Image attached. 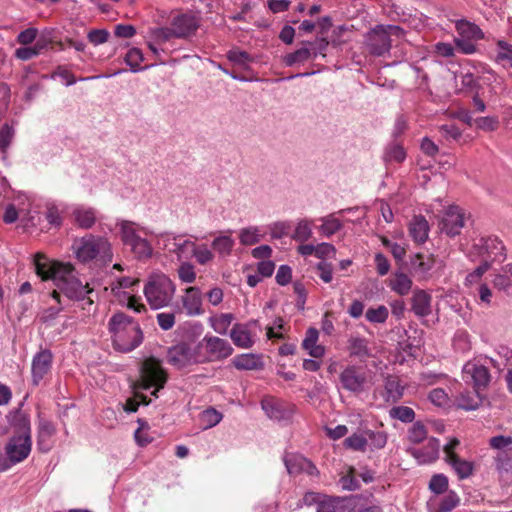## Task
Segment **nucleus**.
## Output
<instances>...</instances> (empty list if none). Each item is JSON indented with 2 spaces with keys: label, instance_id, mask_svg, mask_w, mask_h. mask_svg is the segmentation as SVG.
Here are the masks:
<instances>
[{
  "label": "nucleus",
  "instance_id": "9",
  "mask_svg": "<svg viewBox=\"0 0 512 512\" xmlns=\"http://www.w3.org/2000/svg\"><path fill=\"white\" fill-rule=\"evenodd\" d=\"M234 349L223 338L206 334L196 345V362L222 361L232 355Z\"/></svg>",
  "mask_w": 512,
  "mask_h": 512
},
{
  "label": "nucleus",
  "instance_id": "42",
  "mask_svg": "<svg viewBox=\"0 0 512 512\" xmlns=\"http://www.w3.org/2000/svg\"><path fill=\"white\" fill-rule=\"evenodd\" d=\"M309 60H311V52L308 51L306 45L283 57V62L288 67L300 65Z\"/></svg>",
  "mask_w": 512,
  "mask_h": 512
},
{
  "label": "nucleus",
  "instance_id": "22",
  "mask_svg": "<svg viewBox=\"0 0 512 512\" xmlns=\"http://www.w3.org/2000/svg\"><path fill=\"white\" fill-rule=\"evenodd\" d=\"M439 452L440 441L437 438L431 437L423 448L412 449L411 455L419 464H430L438 459Z\"/></svg>",
  "mask_w": 512,
  "mask_h": 512
},
{
  "label": "nucleus",
  "instance_id": "21",
  "mask_svg": "<svg viewBox=\"0 0 512 512\" xmlns=\"http://www.w3.org/2000/svg\"><path fill=\"white\" fill-rule=\"evenodd\" d=\"M355 499L351 496L324 497L319 502L316 512H351Z\"/></svg>",
  "mask_w": 512,
  "mask_h": 512
},
{
  "label": "nucleus",
  "instance_id": "6",
  "mask_svg": "<svg viewBox=\"0 0 512 512\" xmlns=\"http://www.w3.org/2000/svg\"><path fill=\"white\" fill-rule=\"evenodd\" d=\"M460 247L471 261H489V265H492L494 262L500 263L506 259L505 246L496 236L480 237L474 240L470 247L463 243Z\"/></svg>",
  "mask_w": 512,
  "mask_h": 512
},
{
  "label": "nucleus",
  "instance_id": "25",
  "mask_svg": "<svg viewBox=\"0 0 512 512\" xmlns=\"http://www.w3.org/2000/svg\"><path fill=\"white\" fill-rule=\"evenodd\" d=\"M409 235L414 242L422 244L428 239L430 227L426 218L422 215H415L408 225Z\"/></svg>",
  "mask_w": 512,
  "mask_h": 512
},
{
  "label": "nucleus",
  "instance_id": "27",
  "mask_svg": "<svg viewBox=\"0 0 512 512\" xmlns=\"http://www.w3.org/2000/svg\"><path fill=\"white\" fill-rule=\"evenodd\" d=\"M432 297L424 290H415L411 298L412 311L418 317H426L431 314Z\"/></svg>",
  "mask_w": 512,
  "mask_h": 512
},
{
  "label": "nucleus",
  "instance_id": "1",
  "mask_svg": "<svg viewBox=\"0 0 512 512\" xmlns=\"http://www.w3.org/2000/svg\"><path fill=\"white\" fill-rule=\"evenodd\" d=\"M32 263L36 275L42 281H52L56 292L66 301L85 300L86 296L92 293L88 283H83L75 267L67 262H60L49 258L47 255L38 252L32 257Z\"/></svg>",
  "mask_w": 512,
  "mask_h": 512
},
{
  "label": "nucleus",
  "instance_id": "52",
  "mask_svg": "<svg viewBox=\"0 0 512 512\" xmlns=\"http://www.w3.org/2000/svg\"><path fill=\"white\" fill-rule=\"evenodd\" d=\"M177 275L179 280L184 284H192L196 280V271L192 263L182 261L177 268Z\"/></svg>",
  "mask_w": 512,
  "mask_h": 512
},
{
  "label": "nucleus",
  "instance_id": "37",
  "mask_svg": "<svg viewBox=\"0 0 512 512\" xmlns=\"http://www.w3.org/2000/svg\"><path fill=\"white\" fill-rule=\"evenodd\" d=\"M495 62L504 68H512V44L505 40L497 41Z\"/></svg>",
  "mask_w": 512,
  "mask_h": 512
},
{
  "label": "nucleus",
  "instance_id": "7",
  "mask_svg": "<svg viewBox=\"0 0 512 512\" xmlns=\"http://www.w3.org/2000/svg\"><path fill=\"white\" fill-rule=\"evenodd\" d=\"M139 373V381L136 384L130 383V394L137 396L141 391H149L151 395L157 397V392L167 381V374L160 363L154 358L146 359L140 364Z\"/></svg>",
  "mask_w": 512,
  "mask_h": 512
},
{
  "label": "nucleus",
  "instance_id": "54",
  "mask_svg": "<svg viewBox=\"0 0 512 512\" xmlns=\"http://www.w3.org/2000/svg\"><path fill=\"white\" fill-rule=\"evenodd\" d=\"M411 264L416 273L427 275L434 266V260L430 256L417 254Z\"/></svg>",
  "mask_w": 512,
  "mask_h": 512
},
{
  "label": "nucleus",
  "instance_id": "55",
  "mask_svg": "<svg viewBox=\"0 0 512 512\" xmlns=\"http://www.w3.org/2000/svg\"><path fill=\"white\" fill-rule=\"evenodd\" d=\"M15 136V128L12 124L4 123L0 128V153L5 154Z\"/></svg>",
  "mask_w": 512,
  "mask_h": 512
},
{
  "label": "nucleus",
  "instance_id": "11",
  "mask_svg": "<svg viewBox=\"0 0 512 512\" xmlns=\"http://www.w3.org/2000/svg\"><path fill=\"white\" fill-rule=\"evenodd\" d=\"M37 211L32 209V202L28 195L19 194L13 202L8 204L3 219L6 223L11 224L20 220L25 225H34V219Z\"/></svg>",
  "mask_w": 512,
  "mask_h": 512
},
{
  "label": "nucleus",
  "instance_id": "13",
  "mask_svg": "<svg viewBox=\"0 0 512 512\" xmlns=\"http://www.w3.org/2000/svg\"><path fill=\"white\" fill-rule=\"evenodd\" d=\"M178 310L188 317H196L204 314L203 293L197 286H189L183 289L179 298Z\"/></svg>",
  "mask_w": 512,
  "mask_h": 512
},
{
  "label": "nucleus",
  "instance_id": "53",
  "mask_svg": "<svg viewBox=\"0 0 512 512\" xmlns=\"http://www.w3.org/2000/svg\"><path fill=\"white\" fill-rule=\"evenodd\" d=\"M495 468L500 474L512 470V449L497 452L495 456Z\"/></svg>",
  "mask_w": 512,
  "mask_h": 512
},
{
  "label": "nucleus",
  "instance_id": "17",
  "mask_svg": "<svg viewBox=\"0 0 512 512\" xmlns=\"http://www.w3.org/2000/svg\"><path fill=\"white\" fill-rule=\"evenodd\" d=\"M256 326L257 321L234 324L229 333L234 345L241 349H250L253 347L256 342Z\"/></svg>",
  "mask_w": 512,
  "mask_h": 512
},
{
  "label": "nucleus",
  "instance_id": "47",
  "mask_svg": "<svg viewBox=\"0 0 512 512\" xmlns=\"http://www.w3.org/2000/svg\"><path fill=\"white\" fill-rule=\"evenodd\" d=\"M192 255L199 265H206L213 261L214 253L206 244H192Z\"/></svg>",
  "mask_w": 512,
  "mask_h": 512
},
{
  "label": "nucleus",
  "instance_id": "8",
  "mask_svg": "<svg viewBox=\"0 0 512 512\" xmlns=\"http://www.w3.org/2000/svg\"><path fill=\"white\" fill-rule=\"evenodd\" d=\"M405 30L397 25H377L371 29L365 39L366 47L374 56H384L389 53L394 40H402Z\"/></svg>",
  "mask_w": 512,
  "mask_h": 512
},
{
  "label": "nucleus",
  "instance_id": "26",
  "mask_svg": "<svg viewBox=\"0 0 512 512\" xmlns=\"http://www.w3.org/2000/svg\"><path fill=\"white\" fill-rule=\"evenodd\" d=\"M318 339L319 331L314 327H310L307 329L302 341V348L315 359L322 358L325 355V347L318 344Z\"/></svg>",
  "mask_w": 512,
  "mask_h": 512
},
{
  "label": "nucleus",
  "instance_id": "28",
  "mask_svg": "<svg viewBox=\"0 0 512 512\" xmlns=\"http://www.w3.org/2000/svg\"><path fill=\"white\" fill-rule=\"evenodd\" d=\"M261 407L265 414L272 420L282 421L290 417V411L284 408L283 404L274 398H264Z\"/></svg>",
  "mask_w": 512,
  "mask_h": 512
},
{
  "label": "nucleus",
  "instance_id": "20",
  "mask_svg": "<svg viewBox=\"0 0 512 512\" xmlns=\"http://www.w3.org/2000/svg\"><path fill=\"white\" fill-rule=\"evenodd\" d=\"M167 361L177 367L183 368L196 362V347L192 349L186 343H179L168 349Z\"/></svg>",
  "mask_w": 512,
  "mask_h": 512
},
{
  "label": "nucleus",
  "instance_id": "61",
  "mask_svg": "<svg viewBox=\"0 0 512 512\" xmlns=\"http://www.w3.org/2000/svg\"><path fill=\"white\" fill-rule=\"evenodd\" d=\"M448 488V478L444 474H435L429 482V489L435 494H442Z\"/></svg>",
  "mask_w": 512,
  "mask_h": 512
},
{
  "label": "nucleus",
  "instance_id": "12",
  "mask_svg": "<svg viewBox=\"0 0 512 512\" xmlns=\"http://www.w3.org/2000/svg\"><path fill=\"white\" fill-rule=\"evenodd\" d=\"M466 220L467 216L465 210L457 205H451L445 209L443 213L439 223L440 231L450 238L456 237L460 235Z\"/></svg>",
  "mask_w": 512,
  "mask_h": 512
},
{
  "label": "nucleus",
  "instance_id": "43",
  "mask_svg": "<svg viewBox=\"0 0 512 512\" xmlns=\"http://www.w3.org/2000/svg\"><path fill=\"white\" fill-rule=\"evenodd\" d=\"M222 417V414L215 408H208L200 413L199 425L203 430L210 429L220 423Z\"/></svg>",
  "mask_w": 512,
  "mask_h": 512
},
{
  "label": "nucleus",
  "instance_id": "60",
  "mask_svg": "<svg viewBox=\"0 0 512 512\" xmlns=\"http://www.w3.org/2000/svg\"><path fill=\"white\" fill-rule=\"evenodd\" d=\"M427 437V430L421 422H415L408 430V439L414 444L421 443Z\"/></svg>",
  "mask_w": 512,
  "mask_h": 512
},
{
  "label": "nucleus",
  "instance_id": "16",
  "mask_svg": "<svg viewBox=\"0 0 512 512\" xmlns=\"http://www.w3.org/2000/svg\"><path fill=\"white\" fill-rule=\"evenodd\" d=\"M53 354L49 349H41L37 352L31 362V381L38 386L51 372Z\"/></svg>",
  "mask_w": 512,
  "mask_h": 512
},
{
  "label": "nucleus",
  "instance_id": "64",
  "mask_svg": "<svg viewBox=\"0 0 512 512\" xmlns=\"http://www.w3.org/2000/svg\"><path fill=\"white\" fill-rule=\"evenodd\" d=\"M352 471L353 469L350 472ZM338 485L343 491H356L360 488L358 480L351 473L341 476Z\"/></svg>",
  "mask_w": 512,
  "mask_h": 512
},
{
  "label": "nucleus",
  "instance_id": "23",
  "mask_svg": "<svg viewBox=\"0 0 512 512\" xmlns=\"http://www.w3.org/2000/svg\"><path fill=\"white\" fill-rule=\"evenodd\" d=\"M48 297V306L43 308L39 313V318L44 323L53 321L58 314L68 306L67 301L61 298L56 292H51Z\"/></svg>",
  "mask_w": 512,
  "mask_h": 512
},
{
  "label": "nucleus",
  "instance_id": "3",
  "mask_svg": "<svg viewBox=\"0 0 512 512\" xmlns=\"http://www.w3.org/2000/svg\"><path fill=\"white\" fill-rule=\"evenodd\" d=\"M199 27V20L193 14H179L171 21L170 27H155L151 28L150 40L148 42L149 48L157 53L158 50L164 51L167 42L174 38H187L193 35Z\"/></svg>",
  "mask_w": 512,
  "mask_h": 512
},
{
  "label": "nucleus",
  "instance_id": "38",
  "mask_svg": "<svg viewBox=\"0 0 512 512\" xmlns=\"http://www.w3.org/2000/svg\"><path fill=\"white\" fill-rule=\"evenodd\" d=\"M77 224L85 229L93 226L96 220V211L91 207L79 206L74 210Z\"/></svg>",
  "mask_w": 512,
  "mask_h": 512
},
{
  "label": "nucleus",
  "instance_id": "10",
  "mask_svg": "<svg viewBox=\"0 0 512 512\" xmlns=\"http://www.w3.org/2000/svg\"><path fill=\"white\" fill-rule=\"evenodd\" d=\"M492 363L491 358L473 359L464 364L462 368V379L473 389L482 391L490 383L491 375L488 364Z\"/></svg>",
  "mask_w": 512,
  "mask_h": 512
},
{
  "label": "nucleus",
  "instance_id": "24",
  "mask_svg": "<svg viewBox=\"0 0 512 512\" xmlns=\"http://www.w3.org/2000/svg\"><path fill=\"white\" fill-rule=\"evenodd\" d=\"M56 432L54 424L45 419L40 418L38 423L37 446L41 452H48L52 448V437Z\"/></svg>",
  "mask_w": 512,
  "mask_h": 512
},
{
  "label": "nucleus",
  "instance_id": "46",
  "mask_svg": "<svg viewBox=\"0 0 512 512\" xmlns=\"http://www.w3.org/2000/svg\"><path fill=\"white\" fill-rule=\"evenodd\" d=\"M365 433L368 438V450L373 452L386 446L388 440L386 432L366 429Z\"/></svg>",
  "mask_w": 512,
  "mask_h": 512
},
{
  "label": "nucleus",
  "instance_id": "50",
  "mask_svg": "<svg viewBox=\"0 0 512 512\" xmlns=\"http://www.w3.org/2000/svg\"><path fill=\"white\" fill-rule=\"evenodd\" d=\"M406 158V152L404 148L398 143L389 144L384 153V160L387 163H401Z\"/></svg>",
  "mask_w": 512,
  "mask_h": 512
},
{
  "label": "nucleus",
  "instance_id": "36",
  "mask_svg": "<svg viewBox=\"0 0 512 512\" xmlns=\"http://www.w3.org/2000/svg\"><path fill=\"white\" fill-rule=\"evenodd\" d=\"M446 463L451 466L457 477L461 480L469 478L474 472V463L459 456L450 457V460Z\"/></svg>",
  "mask_w": 512,
  "mask_h": 512
},
{
  "label": "nucleus",
  "instance_id": "30",
  "mask_svg": "<svg viewBox=\"0 0 512 512\" xmlns=\"http://www.w3.org/2000/svg\"><path fill=\"white\" fill-rule=\"evenodd\" d=\"M267 233L264 226H249L239 230V241L244 246L259 243Z\"/></svg>",
  "mask_w": 512,
  "mask_h": 512
},
{
  "label": "nucleus",
  "instance_id": "62",
  "mask_svg": "<svg viewBox=\"0 0 512 512\" xmlns=\"http://www.w3.org/2000/svg\"><path fill=\"white\" fill-rule=\"evenodd\" d=\"M489 444L493 449H496L497 452L509 451V449H512V437L497 435L490 439Z\"/></svg>",
  "mask_w": 512,
  "mask_h": 512
},
{
  "label": "nucleus",
  "instance_id": "33",
  "mask_svg": "<svg viewBox=\"0 0 512 512\" xmlns=\"http://www.w3.org/2000/svg\"><path fill=\"white\" fill-rule=\"evenodd\" d=\"M459 408L464 410H475L482 402L481 391L473 389V391H464L459 394L456 399Z\"/></svg>",
  "mask_w": 512,
  "mask_h": 512
},
{
  "label": "nucleus",
  "instance_id": "45",
  "mask_svg": "<svg viewBox=\"0 0 512 512\" xmlns=\"http://www.w3.org/2000/svg\"><path fill=\"white\" fill-rule=\"evenodd\" d=\"M320 220L322 224L319 227V230L322 235L328 238L341 230L343 227V224L338 218L335 217V214L327 215L322 217Z\"/></svg>",
  "mask_w": 512,
  "mask_h": 512
},
{
  "label": "nucleus",
  "instance_id": "59",
  "mask_svg": "<svg viewBox=\"0 0 512 512\" xmlns=\"http://www.w3.org/2000/svg\"><path fill=\"white\" fill-rule=\"evenodd\" d=\"M351 499H355L351 512H383L379 505L369 504L361 496H351Z\"/></svg>",
  "mask_w": 512,
  "mask_h": 512
},
{
  "label": "nucleus",
  "instance_id": "35",
  "mask_svg": "<svg viewBox=\"0 0 512 512\" xmlns=\"http://www.w3.org/2000/svg\"><path fill=\"white\" fill-rule=\"evenodd\" d=\"M233 364L238 370H258L263 367L261 357L252 353L236 356Z\"/></svg>",
  "mask_w": 512,
  "mask_h": 512
},
{
  "label": "nucleus",
  "instance_id": "63",
  "mask_svg": "<svg viewBox=\"0 0 512 512\" xmlns=\"http://www.w3.org/2000/svg\"><path fill=\"white\" fill-rule=\"evenodd\" d=\"M329 43L326 39L322 38L315 42H308L306 46L308 47V51L311 52V59L317 58L319 55L325 57V51L328 47Z\"/></svg>",
  "mask_w": 512,
  "mask_h": 512
},
{
  "label": "nucleus",
  "instance_id": "39",
  "mask_svg": "<svg viewBox=\"0 0 512 512\" xmlns=\"http://www.w3.org/2000/svg\"><path fill=\"white\" fill-rule=\"evenodd\" d=\"M386 401L397 402L404 394V386H402L396 377L389 376L385 380Z\"/></svg>",
  "mask_w": 512,
  "mask_h": 512
},
{
  "label": "nucleus",
  "instance_id": "15",
  "mask_svg": "<svg viewBox=\"0 0 512 512\" xmlns=\"http://www.w3.org/2000/svg\"><path fill=\"white\" fill-rule=\"evenodd\" d=\"M339 380L343 389L352 393H360L366 385V371L361 366L348 365L340 373Z\"/></svg>",
  "mask_w": 512,
  "mask_h": 512
},
{
  "label": "nucleus",
  "instance_id": "34",
  "mask_svg": "<svg viewBox=\"0 0 512 512\" xmlns=\"http://www.w3.org/2000/svg\"><path fill=\"white\" fill-rule=\"evenodd\" d=\"M235 246V240L231 237V231H227L225 234L216 236L212 241L213 249L221 257H227L231 255Z\"/></svg>",
  "mask_w": 512,
  "mask_h": 512
},
{
  "label": "nucleus",
  "instance_id": "5",
  "mask_svg": "<svg viewBox=\"0 0 512 512\" xmlns=\"http://www.w3.org/2000/svg\"><path fill=\"white\" fill-rule=\"evenodd\" d=\"M75 258L81 263L105 261L111 258L110 243L102 236L86 234L75 238L72 243Z\"/></svg>",
  "mask_w": 512,
  "mask_h": 512
},
{
  "label": "nucleus",
  "instance_id": "57",
  "mask_svg": "<svg viewBox=\"0 0 512 512\" xmlns=\"http://www.w3.org/2000/svg\"><path fill=\"white\" fill-rule=\"evenodd\" d=\"M389 311L386 306L379 305L376 308H369L366 311L365 317L367 321L373 324H382L385 323L388 319Z\"/></svg>",
  "mask_w": 512,
  "mask_h": 512
},
{
  "label": "nucleus",
  "instance_id": "48",
  "mask_svg": "<svg viewBox=\"0 0 512 512\" xmlns=\"http://www.w3.org/2000/svg\"><path fill=\"white\" fill-rule=\"evenodd\" d=\"M226 57L230 62L243 69H247L249 63L253 61V57L248 52L237 48L229 50Z\"/></svg>",
  "mask_w": 512,
  "mask_h": 512
},
{
  "label": "nucleus",
  "instance_id": "32",
  "mask_svg": "<svg viewBox=\"0 0 512 512\" xmlns=\"http://www.w3.org/2000/svg\"><path fill=\"white\" fill-rule=\"evenodd\" d=\"M412 285L413 282L411 278L403 272H396L388 283L390 289L400 296L408 295L412 289Z\"/></svg>",
  "mask_w": 512,
  "mask_h": 512
},
{
  "label": "nucleus",
  "instance_id": "2",
  "mask_svg": "<svg viewBox=\"0 0 512 512\" xmlns=\"http://www.w3.org/2000/svg\"><path fill=\"white\" fill-rule=\"evenodd\" d=\"M12 425L15 428L14 435L5 446V456H0L1 472L24 461L31 452L32 440L29 418L22 413H17Z\"/></svg>",
  "mask_w": 512,
  "mask_h": 512
},
{
  "label": "nucleus",
  "instance_id": "41",
  "mask_svg": "<svg viewBox=\"0 0 512 512\" xmlns=\"http://www.w3.org/2000/svg\"><path fill=\"white\" fill-rule=\"evenodd\" d=\"M346 448L358 452H366L368 450V438L365 430L362 432H356L347 437L344 440Z\"/></svg>",
  "mask_w": 512,
  "mask_h": 512
},
{
  "label": "nucleus",
  "instance_id": "4",
  "mask_svg": "<svg viewBox=\"0 0 512 512\" xmlns=\"http://www.w3.org/2000/svg\"><path fill=\"white\" fill-rule=\"evenodd\" d=\"M143 292L151 309L159 310L170 306L176 285L165 273L153 272L148 276Z\"/></svg>",
  "mask_w": 512,
  "mask_h": 512
},
{
  "label": "nucleus",
  "instance_id": "19",
  "mask_svg": "<svg viewBox=\"0 0 512 512\" xmlns=\"http://www.w3.org/2000/svg\"><path fill=\"white\" fill-rule=\"evenodd\" d=\"M130 222V252L134 254V258L138 261L145 262L152 257L153 249L146 239L144 230L136 231Z\"/></svg>",
  "mask_w": 512,
  "mask_h": 512
},
{
  "label": "nucleus",
  "instance_id": "29",
  "mask_svg": "<svg viewBox=\"0 0 512 512\" xmlns=\"http://www.w3.org/2000/svg\"><path fill=\"white\" fill-rule=\"evenodd\" d=\"M460 499L454 491H450L441 499H430L428 502L429 512H450L458 506Z\"/></svg>",
  "mask_w": 512,
  "mask_h": 512
},
{
  "label": "nucleus",
  "instance_id": "31",
  "mask_svg": "<svg viewBox=\"0 0 512 512\" xmlns=\"http://www.w3.org/2000/svg\"><path fill=\"white\" fill-rule=\"evenodd\" d=\"M455 29L460 38L474 39L475 41L484 38V33L479 26L465 19L456 20Z\"/></svg>",
  "mask_w": 512,
  "mask_h": 512
},
{
  "label": "nucleus",
  "instance_id": "18",
  "mask_svg": "<svg viewBox=\"0 0 512 512\" xmlns=\"http://www.w3.org/2000/svg\"><path fill=\"white\" fill-rule=\"evenodd\" d=\"M283 460L290 475L305 473L311 477L319 476V470L314 463L299 453H286Z\"/></svg>",
  "mask_w": 512,
  "mask_h": 512
},
{
  "label": "nucleus",
  "instance_id": "56",
  "mask_svg": "<svg viewBox=\"0 0 512 512\" xmlns=\"http://www.w3.org/2000/svg\"><path fill=\"white\" fill-rule=\"evenodd\" d=\"M63 205L48 203L46 207V219L50 225L59 227L62 224Z\"/></svg>",
  "mask_w": 512,
  "mask_h": 512
},
{
  "label": "nucleus",
  "instance_id": "58",
  "mask_svg": "<svg viewBox=\"0 0 512 512\" xmlns=\"http://www.w3.org/2000/svg\"><path fill=\"white\" fill-rule=\"evenodd\" d=\"M350 354L353 356H366L368 355L367 341L362 337H351L349 339Z\"/></svg>",
  "mask_w": 512,
  "mask_h": 512
},
{
  "label": "nucleus",
  "instance_id": "51",
  "mask_svg": "<svg viewBox=\"0 0 512 512\" xmlns=\"http://www.w3.org/2000/svg\"><path fill=\"white\" fill-rule=\"evenodd\" d=\"M389 416L403 423H412L415 419V412L408 406H394L389 410Z\"/></svg>",
  "mask_w": 512,
  "mask_h": 512
},
{
  "label": "nucleus",
  "instance_id": "40",
  "mask_svg": "<svg viewBox=\"0 0 512 512\" xmlns=\"http://www.w3.org/2000/svg\"><path fill=\"white\" fill-rule=\"evenodd\" d=\"M234 319L231 313H222L209 318V323L213 330L219 335H227L228 329Z\"/></svg>",
  "mask_w": 512,
  "mask_h": 512
},
{
  "label": "nucleus",
  "instance_id": "49",
  "mask_svg": "<svg viewBox=\"0 0 512 512\" xmlns=\"http://www.w3.org/2000/svg\"><path fill=\"white\" fill-rule=\"evenodd\" d=\"M312 237V221L302 219L297 222L292 238L298 242H305Z\"/></svg>",
  "mask_w": 512,
  "mask_h": 512
},
{
  "label": "nucleus",
  "instance_id": "14",
  "mask_svg": "<svg viewBox=\"0 0 512 512\" xmlns=\"http://www.w3.org/2000/svg\"><path fill=\"white\" fill-rule=\"evenodd\" d=\"M128 318L123 313H116L109 321L113 348L120 353L128 351Z\"/></svg>",
  "mask_w": 512,
  "mask_h": 512
},
{
  "label": "nucleus",
  "instance_id": "44",
  "mask_svg": "<svg viewBox=\"0 0 512 512\" xmlns=\"http://www.w3.org/2000/svg\"><path fill=\"white\" fill-rule=\"evenodd\" d=\"M439 133L447 141H454L459 144H465L469 141L453 123L441 125L439 127Z\"/></svg>",
  "mask_w": 512,
  "mask_h": 512
}]
</instances>
